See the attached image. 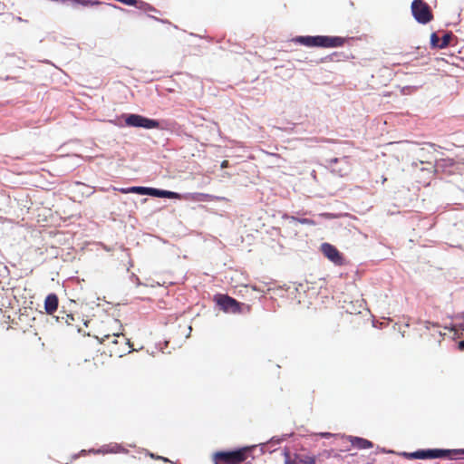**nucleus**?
<instances>
[{"label":"nucleus","mask_w":464,"mask_h":464,"mask_svg":"<svg viewBox=\"0 0 464 464\" xmlns=\"http://www.w3.org/2000/svg\"><path fill=\"white\" fill-rule=\"evenodd\" d=\"M295 43L308 47H339L343 44L344 40L338 36H298L295 39Z\"/></svg>","instance_id":"f257e3e1"},{"label":"nucleus","mask_w":464,"mask_h":464,"mask_svg":"<svg viewBox=\"0 0 464 464\" xmlns=\"http://www.w3.org/2000/svg\"><path fill=\"white\" fill-rule=\"evenodd\" d=\"M248 448H241L233 451H219L216 452L214 455V459L216 464H220L223 462L224 464H238L243 462L246 459V452Z\"/></svg>","instance_id":"f03ea898"},{"label":"nucleus","mask_w":464,"mask_h":464,"mask_svg":"<svg viewBox=\"0 0 464 464\" xmlns=\"http://www.w3.org/2000/svg\"><path fill=\"white\" fill-rule=\"evenodd\" d=\"M411 13L415 20L420 24H427L432 19L430 7L422 0H413Z\"/></svg>","instance_id":"7ed1b4c3"},{"label":"nucleus","mask_w":464,"mask_h":464,"mask_svg":"<svg viewBox=\"0 0 464 464\" xmlns=\"http://www.w3.org/2000/svg\"><path fill=\"white\" fill-rule=\"evenodd\" d=\"M127 126L143 128L146 130L157 129L160 123L156 120L149 119L139 114H129L125 117Z\"/></svg>","instance_id":"20e7f679"},{"label":"nucleus","mask_w":464,"mask_h":464,"mask_svg":"<svg viewBox=\"0 0 464 464\" xmlns=\"http://www.w3.org/2000/svg\"><path fill=\"white\" fill-rule=\"evenodd\" d=\"M216 301L225 313H240V304L228 295H218L216 296Z\"/></svg>","instance_id":"39448f33"},{"label":"nucleus","mask_w":464,"mask_h":464,"mask_svg":"<svg viewBox=\"0 0 464 464\" xmlns=\"http://www.w3.org/2000/svg\"><path fill=\"white\" fill-rule=\"evenodd\" d=\"M321 250L323 254L334 264L341 265L343 263V258L339 251L335 246L329 243H323L321 245Z\"/></svg>","instance_id":"423d86ee"},{"label":"nucleus","mask_w":464,"mask_h":464,"mask_svg":"<svg viewBox=\"0 0 464 464\" xmlns=\"http://www.w3.org/2000/svg\"><path fill=\"white\" fill-rule=\"evenodd\" d=\"M427 450V459H437L444 457L451 452L456 454H464V449L460 450Z\"/></svg>","instance_id":"0eeeda50"},{"label":"nucleus","mask_w":464,"mask_h":464,"mask_svg":"<svg viewBox=\"0 0 464 464\" xmlns=\"http://www.w3.org/2000/svg\"><path fill=\"white\" fill-rule=\"evenodd\" d=\"M58 307V297L54 294H50L44 301V310L48 314H53Z\"/></svg>","instance_id":"6e6552de"},{"label":"nucleus","mask_w":464,"mask_h":464,"mask_svg":"<svg viewBox=\"0 0 464 464\" xmlns=\"http://www.w3.org/2000/svg\"><path fill=\"white\" fill-rule=\"evenodd\" d=\"M347 439L353 447L359 450H367L373 446L370 440L363 438L348 436Z\"/></svg>","instance_id":"1a4fd4ad"},{"label":"nucleus","mask_w":464,"mask_h":464,"mask_svg":"<svg viewBox=\"0 0 464 464\" xmlns=\"http://www.w3.org/2000/svg\"><path fill=\"white\" fill-rule=\"evenodd\" d=\"M150 196L167 198H180V195L177 192L161 190L153 188H150Z\"/></svg>","instance_id":"9d476101"},{"label":"nucleus","mask_w":464,"mask_h":464,"mask_svg":"<svg viewBox=\"0 0 464 464\" xmlns=\"http://www.w3.org/2000/svg\"><path fill=\"white\" fill-rule=\"evenodd\" d=\"M123 450L121 446L115 444V445H107L105 447H102L97 450H92V452L96 454H108V453H119L121 452Z\"/></svg>","instance_id":"9b49d317"},{"label":"nucleus","mask_w":464,"mask_h":464,"mask_svg":"<svg viewBox=\"0 0 464 464\" xmlns=\"http://www.w3.org/2000/svg\"><path fill=\"white\" fill-rule=\"evenodd\" d=\"M406 459H427V450H420L414 452H401L400 453Z\"/></svg>","instance_id":"f8f14e48"},{"label":"nucleus","mask_w":464,"mask_h":464,"mask_svg":"<svg viewBox=\"0 0 464 464\" xmlns=\"http://www.w3.org/2000/svg\"><path fill=\"white\" fill-rule=\"evenodd\" d=\"M129 190H131L132 193H137L140 195H150V188L147 187H130Z\"/></svg>","instance_id":"ddd939ff"},{"label":"nucleus","mask_w":464,"mask_h":464,"mask_svg":"<svg viewBox=\"0 0 464 464\" xmlns=\"http://www.w3.org/2000/svg\"><path fill=\"white\" fill-rule=\"evenodd\" d=\"M288 218L291 219L292 221L299 222L304 225H314V222L309 218H296L295 217H289Z\"/></svg>","instance_id":"4468645a"},{"label":"nucleus","mask_w":464,"mask_h":464,"mask_svg":"<svg viewBox=\"0 0 464 464\" xmlns=\"http://www.w3.org/2000/svg\"><path fill=\"white\" fill-rule=\"evenodd\" d=\"M440 40L438 35L433 33L430 35V45L434 48H440Z\"/></svg>","instance_id":"2eb2a0df"},{"label":"nucleus","mask_w":464,"mask_h":464,"mask_svg":"<svg viewBox=\"0 0 464 464\" xmlns=\"http://www.w3.org/2000/svg\"><path fill=\"white\" fill-rule=\"evenodd\" d=\"M450 35L448 34H444V36L440 40V49L447 47L450 44Z\"/></svg>","instance_id":"dca6fc26"},{"label":"nucleus","mask_w":464,"mask_h":464,"mask_svg":"<svg viewBox=\"0 0 464 464\" xmlns=\"http://www.w3.org/2000/svg\"><path fill=\"white\" fill-rule=\"evenodd\" d=\"M302 464H315V458L313 456H307L301 459Z\"/></svg>","instance_id":"f3484780"},{"label":"nucleus","mask_w":464,"mask_h":464,"mask_svg":"<svg viewBox=\"0 0 464 464\" xmlns=\"http://www.w3.org/2000/svg\"><path fill=\"white\" fill-rule=\"evenodd\" d=\"M322 438H332V437H338L336 434L329 433V432H321L318 434Z\"/></svg>","instance_id":"a211bd4d"},{"label":"nucleus","mask_w":464,"mask_h":464,"mask_svg":"<svg viewBox=\"0 0 464 464\" xmlns=\"http://www.w3.org/2000/svg\"><path fill=\"white\" fill-rule=\"evenodd\" d=\"M285 464H294L293 461L290 460L289 454L287 452L285 453Z\"/></svg>","instance_id":"6ab92c4d"},{"label":"nucleus","mask_w":464,"mask_h":464,"mask_svg":"<svg viewBox=\"0 0 464 464\" xmlns=\"http://www.w3.org/2000/svg\"><path fill=\"white\" fill-rule=\"evenodd\" d=\"M379 450H380L381 452H382V453H388V454H393V453H394V451H393V450H386V449H384V448L380 449Z\"/></svg>","instance_id":"aec40b11"},{"label":"nucleus","mask_w":464,"mask_h":464,"mask_svg":"<svg viewBox=\"0 0 464 464\" xmlns=\"http://www.w3.org/2000/svg\"><path fill=\"white\" fill-rule=\"evenodd\" d=\"M120 191H121V192H122V193H124V194H127V193H130V192H131V190H129V188H121V189H120Z\"/></svg>","instance_id":"412c9836"},{"label":"nucleus","mask_w":464,"mask_h":464,"mask_svg":"<svg viewBox=\"0 0 464 464\" xmlns=\"http://www.w3.org/2000/svg\"><path fill=\"white\" fill-rule=\"evenodd\" d=\"M111 123L116 125V126H119V127H121V124L116 121H110Z\"/></svg>","instance_id":"4be33fe9"},{"label":"nucleus","mask_w":464,"mask_h":464,"mask_svg":"<svg viewBox=\"0 0 464 464\" xmlns=\"http://www.w3.org/2000/svg\"><path fill=\"white\" fill-rule=\"evenodd\" d=\"M459 348L461 350L464 348V341L459 342Z\"/></svg>","instance_id":"5701e85b"},{"label":"nucleus","mask_w":464,"mask_h":464,"mask_svg":"<svg viewBox=\"0 0 464 464\" xmlns=\"http://www.w3.org/2000/svg\"><path fill=\"white\" fill-rule=\"evenodd\" d=\"M227 165V161L222 162V167H225Z\"/></svg>","instance_id":"b1692460"},{"label":"nucleus","mask_w":464,"mask_h":464,"mask_svg":"<svg viewBox=\"0 0 464 464\" xmlns=\"http://www.w3.org/2000/svg\"><path fill=\"white\" fill-rule=\"evenodd\" d=\"M85 452H86V450H82L81 451V454H85Z\"/></svg>","instance_id":"393cba45"},{"label":"nucleus","mask_w":464,"mask_h":464,"mask_svg":"<svg viewBox=\"0 0 464 464\" xmlns=\"http://www.w3.org/2000/svg\"><path fill=\"white\" fill-rule=\"evenodd\" d=\"M461 329L464 331V323L461 324Z\"/></svg>","instance_id":"a878e982"}]
</instances>
